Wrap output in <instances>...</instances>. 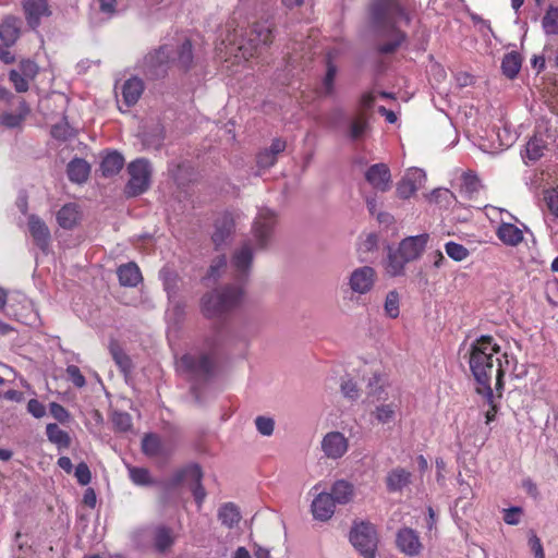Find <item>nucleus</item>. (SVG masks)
<instances>
[{"label": "nucleus", "instance_id": "nucleus-59", "mask_svg": "<svg viewBox=\"0 0 558 558\" xmlns=\"http://www.w3.org/2000/svg\"><path fill=\"white\" fill-rule=\"evenodd\" d=\"M50 414L60 423H65L70 420L69 411L57 402H51L49 404Z\"/></svg>", "mask_w": 558, "mask_h": 558}, {"label": "nucleus", "instance_id": "nucleus-55", "mask_svg": "<svg viewBox=\"0 0 558 558\" xmlns=\"http://www.w3.org/2000/svg\"><path fill=\"white\" fill-rule=\"evenodd\" d=\"M257 430L264 436H270L275 428V421L266 416H257L255 418Z\"/></svg>", "mask_w": 558, "mask_h": 558}, {"label": "nucleus", "instance_id": "nucleus-23", "mask_svg": "<svg viewBox=\"0 0 558 558\" xmlns=\"http://www.w3.org/2000/svg\"><path fill=\"white\" fill-rule=\"evenodd\" d=\"M335 502L327 493H319L312 502V513L315 519L320 521L329 520L335 512Z\"/></svg>", "mask_w": 558, "mask_h": 558}, {"label": "nucleus", "instance_id": "nucleus-53", "mask_svg": "<svg viewBox=\"0 0 558 558\" xmlns=\"http://www.w3.org/2000/svg\"><path fill=\"white\" fill-rule=\"evenodd\" d=\"M9 78L13 83L14 88L17 93H25L28 90V78L21 74L16 70H11L9 72Z\"/></svg>", "mask_w": 558, "mask_h": 558}, {"label": "nucleus", "instance_id": "nucleus-18", "mask_svg": "<svg viewBox=\"0 0 558 558\" xmlns=\"http://www.w3.org/2000/svg\"><path fill=\"white\" fill-rule=\"evenodd\" d=\"M348 439L340 432H330L322 440V450L330 459H339L348 451Z\"/></svg>", "mask_w": 558, "mask_h": 558}, {"label": "nucleus", "instance_id": "nucleus-34", "mask_svg": "<svg viewBox=\"0 0 558 558\" xmlns=\"http://www.w3.org/2000/svg\"><path fill=\"white\" fill-rule=\"evenodd\" d=\"M332 497L335 504L344 505L349 502L353 496V485L347 481H337L329 494Z\"/></svg>", "mask_w": 558, "mask_h": 558}, {"label": "nucleus", "instance_id": "nucleus-47", "mask_svg": "<svg viewBox=\"0 0 558 558\" xmlns=\"http://www.w3.org/2000/svg\"><path fill=\"white\" fill-rule=\"evenodd\" d=\"M543 28L547 35H558V8L550 7L543 17Z\"/></svg>", "mask_w": 558, "mask_h": 558}, {"label": "nucleus", "instance_id": "nucleus-17", "mask_svg": "<svg viewBox=\"0 0 558 558\" xmlns=\"http://www.w3.org/2000/svg\"><path fill=\"white\" fill-rule=\"evenodd\" d=\"M425 174L420 169H412L398 182L396 193L401 199L412 197L422 185Z\"/></svg>", "mask_w": 558, "mask_h": 558}, {"label": "nucleus", "instance_id": "nucleus-39", "mask_svg": "<svg viewBox=\"0 0 558 558\" xmlns=\"http://www.w3.org/2000/svg\"><path fill=\"white\" fill-rule=\"evenodd\" d=\"M481 189V180L473 171H466L462 174L461 193L472 198Z\"/></svg>", "mask_w": 558, "mask_h": 558}, {"label": "nucleus", "instance_id": "nucleus-9", "mask_svg": "<svg viewBox=\"0 0 558 558\" xmlns=\"http://www.w3.org/2000/svg\"><path fill=\"white\" fill-rule=\"evenodd\" d=\"M170 66V52L167 47H160L147 53L142 62V70L149 80H159L167 75Z\"/></svg>", "mask_w": 558, "mask_h": 558}, {"label": "nucleus", "instance_id": "nucleus-61", "mask_svg": "<svg viewBox=\"0 0 558 558\" xmlns=\"http://www.w3.org/2000/svg\"><path fill=\"white\" fill-rule=\"evenodd\" d=\"M66 374L75 387L82 388L86 385L85 377L76 365H69L66 367Z\"/></svg>", "mask_w": 558, "mask_h": 558}, {"label": "nucleus", "instance_id": "nucleus-25", "mask_svg": "<svg viewBox=\"0 0 558 558\" xmlns=\"http://www.w3.org/2000/svg\"><path fill=\"white\" fill-rule=\"evenodd\" d=\"M144 92V83L141 78L131 77L122 85V99L126 107L134 106Z\"/></svg>", "mask_w": 558, "mask_h": 558}, {"label": "nucleus", "instance_id": "nucleus-22", "mask_svg": "<svg viewBox=\"0 0 558 558\" xmlns=\"http://www.w3.org/2000/svg\"><path fill=\"white\" fill-rule=\"evenodd\" d=\"M57 222L62 229L71 230L82 218L80 206L75 203L64 204L56 215Z\"/></svg>", "mask_w": 558, "mask_h": 558}, {"label": "nucleus", "instance_id": "nucleus-54", "mask_svg": "<svg viewBox=\"0 0 558 558\" xmlns=\"http://www.w3.org/2000/svg\"><path fill=\"white\" fill-rule=\"evenodd\" d=\"M112 422L117 429L128 432L132 428V417L125 412H116L112 416Z\"/></svg>", "mask_w": 558, "mask_h": 558}, {"label": "nucleus", "instance_id": "nucleus-12", "mask_svg": "<svg viewBox=\"0 0 558 558\" xmlns=\"http://www.w3.org/2000/svg\"><path fill=\"white\" fill-rule=\"evenodd\" d=\"M151 549L158 554H166L171 550L177 541L172 527L159 523L151 525Z\"/></svg>", "mask_w": 558, "mask_h": 558}, {"label": "nucleus", "instance_id": "nucleus-38", "mask_svg": "<svg viewBox=\"0 0 558 558\" xmlns=\"http://www.w3.org/2000/svg\"><path fill=\"white\" fill-rule=\"evenodd\" d=\"M151 525L138 527L131 533V541L135 548L146 550L151 548Z\"/></svg>", "mask_w": 558, "mask_h": 558}, {"label": "nucleus", "instance_id": "nucleus-21", "mask_svg": "<svg viewBox=\"0 0 558 558\" xmlns=\"http://www.w3.org/2000/svg\"><path fill=\"white\" fill-rule=\"evenodd\" d=\"M396 542L399 550L408 556H416L421 553L422 544L420 537L410 527L401 529L397 534Z\"/></svg>", "mask_w": 558, "mask_h": 558}, {"label": "nucleus", "instance_id": "nucleus-62", "mask_svg": "<svg viewBox=\"0 0 558 558\" xmlns=\"http://www.w3.org/2000/svg\"><path fill=\"white\" fill-rule=\"evenodd\" d=\"M187 171L189 167H186L184 163L174 165L169 169L170 175L179 185L185 184V182L189 180L186 175H183V172L187 173Z\"/></svg>", "mask_w": 558, "mask_h": 558}, {"label": "nucleus", "instance_id": "nucleus-30", "mask_svg": "<svg viewBox=\"0 0 558 558\" xmlns=\"http://www.w3.org/2000/svg\"><path fill=\"white\" fill-rule=\"evenodd\" d=\"M90 171L88 162L82 158H74L66 168L68 178L75 183H83L87 180Z\"/></svg>", "mask_w": 558, "mask_h": 558}, {"label": "nucleus", "instance_id": "nucleus-57", "mask_svg": "<svg viewBox=\"0 0 558 558\" xmlns=\"http://www.w3.org/2000/svg\"><path fill=\"white\" fill-rule=\"evenodd\" d=\"M544 202L554 216L558 217V192L554 189L544 192Z\"/></svg>", "mask_w": 558, "mask_h": 558}, {"label": "nucleus", "instance_id": "nucleus-19", "mask_svg": "<svg viewBox=\"0 0 558 558\" xmlns=\"http://www.w3.org/2000/svg\"><path fill=\"white\" fill-rule=\"evenodd\" d=\"M428 239L429 235L427 233L405 238L401 241L399 247L396 251H398L404 257V259L410 263L421 256L428 242Z\"/></svg>", "mask_w": 558, "mask_h": 558}, {"label": "nucleus", "instance_id": "nucleus-31", "mask_svg": "<svg viewBox=\"0 0 558 558\" xmlns=\"http://www.w3.org/2000/svg\"><path fill=\"white\" fill-rule=\"evenodd\" d=\"M522 66V57L517 51H510L506 53L501 60V71L502 74L509 78L513 80L519 74Z\"/></svg>", "mask_w": 558, "mask_h": 558}, {"label": "nucleus", "instance_id": "nucleus-50", "mask_svg": "<svg viewBox=\"0 0 558 558\" xmlns=\"http://www.w3.org/2000/svg\"><path fill=\"white\" fill-rule=\"evenodd\" d=\"M367 120L365 118V116L363 113H360L356 118H354L350 124V128H349V137L352 140V141H356V140H360L366 129H367Z\"/></svg>", "mask_w": 558, "mask_h": 558}, {"label": "nucleus", "instance_id": "nucleus-33", "mask_svg": "<svg viewBox=\"0 0 558 558\" xmlns=\"http://www.w3.org/2000/svg\"><path fill=\"white\" fill-rule=\"evenodd\" d=\"M110 354L120 368V371L128 375L133 368V363L130 356L123 351L118 341L112 340L109 344Z\"/></svg>", "mask_w": 558, "mask_h": 558}, {"label": "nucleus", "instance_id": "nucleus-7", "mask_svg": "<svg viewBox=\"0 0 558 558\" xmlns=\"http://www.w3.org/2000/svg\"><path fill=\"white\" fill-rule=\"evenodd\" d=\"M130 180L125 186L129 196H138L146 192L150 185L151 166L147 159L138 158L128 166Z\"/></svg>", "mask_w": 558, "mask_h": 558}, {"label": "nucleus", "instance_id": "nucleus-29", "mask_svg": "<svg viewBox=\"0 0 558 558\" xmlns=\"http://www.w3.org/2000/svg\"><path fill=\"white\" fill-rule=\"evenodd\" d=\"M217 517L221 524L228 529L236 526L242 518L239 507L233 502L221 505L218 509Z\"/></svg>", "mask_w": 558, "mask_h": 558}, {"label": "nucleus", "instance_id": "nucleus-64", "mask_svg": "<svg viewBox=\"0 0 558 558\" xmlns=\"http://www.w3.org/2000/svg\"><path fill=\"white\" fill-rule=\"evenodd\" d=\"M529 546H530L532 553L534 554L535 558H545V553H544L542 542L535 533H532V535L530 536Z\"/></svg>", "mask_w": 558, "mask_h": 558}, {"label": "nucleus", "instance_id": "nucleus-56", "mask_svg": "<svg viewBox=\"0 0 558 558\" xmlns=\"http://www.w3.org/2000/svg\"><path fill=\"white\" fill-rule=\"evenodd\" d=\"M226 266H227V257H226V255L221 254V255L217 256L213 260V263H211V265H210V267L208 269V275H207L208 278L216 280L220 276V271L222 269H225Z\"/></svg>", "mask_w": 558, "mask_h": 558}, {"label": "nucleus", "instance_id": "nucleus-11", "mask_svg": "<svg viewBox=\"0 0 558 558\" xmlns=\"http://www.w3.org/2000/svg\"><path fill=\"white\" fill-rule=\"evenodd\" d=\"M253 262V248L250 241H246L242 246L233 253L231 266L234 277L239 283L246 281L248 278Z\"/></svg>", "mask_w": 558, "mask_h": 558}, {"label": "nucleus", "instance_id": "nucleus-6", "mask_svg": "<svg viewBox=\"0 0 558 558\" xmlns=\"http://www.w3.org/2000/svg\"><path fill=\"white\" fill-rule=\"evenodd\" d=\"M178 367L195 381H207L214 375L215 362L206 353H187L178 361Z\"/></svg>", "mask_w": 558, "mask_h": 558}, {"label": "nucleus", "instance_id": "nucleus-43", "mask_svg": "<svg viewBox=\"0 0 558 558\" xmlns=\"http://www.w3.org/2000/svg\"><path fill=\"white\" fill-rule=\"evenodd\" d=\"M385 314L389 318H397L400 315V295L396 290H391L387 293L385 304Z\"/></svg>", "mask_w": 558, "mask_h": 558}, {"label": "nucleus", "instance_id": "nucleus-58", "mask_svg": "<svg viewBox=\"0 0 558 558\" xmlns=\"http://www.w3.org/2000/svg\"><path fill=\"white\" fill-rule=\"evenodd\" d=\"M19 72L26 76L28 80H34L38 74V65L29 59L22 60L20 62Z\"/></svg>", "mask_w": 558, "mask_h": 558}, {"label": "nucleus", "instance_id": "nucleus-14", "mask_svg": "<svg viewBox=\"0 0 558 558\" xmlns=\"http://www.w3.org/2000/svg\"><path fill=\"white\" fill-rule=\"evenodd\" d=\"M365 180L379 192L391 189V172L386 163L372 165L365 172Z\"/></svg>", "mask_w": 558, "mask_h": 558}, {"label": "nucleus", "instance_id": "nucleus-40", "mask_svg": "<svg viewBox=\"0 0 558 558\" xmlns=\"http://www.w3.org/2000/svg\"><path fill=\"white\" fill-rule=\"evenodd\" d=\"M546 148V142L543 138L534 136L530 138L525 145L526 157L532 161H536L544 156Z\"/></svg>", "mask_w": 558, "mask_h": 558}, {"label": "nucleus", "instance_id": "nucleus-8", "mask_svg": "<svg viewBox=\"0 0 558 558\" xmlns=\"http://www.w3.org/2000/svg\"><path fill=\"white\" fill-rule=\"evenodd\" d=\"M350 542L365 558H375L377 534L369 523L354 525L350 533Z\"/></svg>", "mask_w": 558, "mask_h": 558}, {"label": "nucleus", "instance_id": "nucleus-5", "mask_svg": "<svg viewBox=\"0 0 558 558\" xmlns=\"http://www.w3.org/2000/svg\"><path fill=\"white\" fill-rule=\"evenodd\" d=\"M428 9L440 15L437 26L439 33H462L460 17L466 9L463 0H429Z\"/></svg>", "mask_w": 558, "mask_h": 558}, {"label": "nucleus", "instance_id": "nucleus-13", "mask_svg": "<svg viewBox=\"0 0 558 558\" xmlns=\"http://www.w3.org/2000/svg\"><path fill=\"white\" fill-rule=\"evenodd\" d=\"M376 281V271L369 266H363L352 271L349 286L353 292L365 294L369 292Z\"/></svg>", "mask_w": 558, "mask_h": 558}, {"label": "nucleus", "instance_id": "nucleus-42", "mask_svg": "<svg viewBox=\"0 0 558 558\" xmlns=\"http://www.w3.org/2000/svg\"><path fill=\"white\" fill-rule=\"evenodd\" d=\"M279 153V140H274L269 150H265L257 156V166L262 169H267L275 165L277 160V154Z\"/></svg>", "mask_w": 558, "mask_h": 558}, {"label": "nucleus", "instance_id": "nucleus-10", "mask_svg": "<svg viewBox=\"0 0 558 558\" xmlns=\"http://www.w3.org/2000/svg\"><path fill=\"white\" fill-rule=\"evenodd\" d=\"M234 229L235 220L231 213H223L215 220L211 241L216 251H220L229 244Z\"/></svg>", "mask_w": 558, "mask_h": 558}, {"label": "nucleus", "instance_id": "nucleus-36", "mask_svg": "<svg viewBox=\"0 0 558 558\" xmlns=\"http://www.w3.org/2000/svg\"><path fill=\"white\" fill-rule=\"evenodd\" d=\"M409 262L396 250H390L386 263V271L391 277H397L403 274L404 266Z\"/></svg>", "mask_w": 558, "mask_h": 558}, {"label": "nucleus", "instance_id": "nucleus-37", "mask_svg": "<svg viewBox=\"0 0 558 558\" xmlns=\"http://www.w3.org/2000/svg\"><path fill=\"white\" fill-rule=\"evenodd\" d=\"M46 435L49 441L57 445L59 448H69L71 445L70 435L54 423H50L46 426Z\"/></svg>", "mask_w": 558, "mask_h": 558}, {"label": "nucleus", "instance_id": "nucleus-60", "mask_svg": "<svg viewBox=\"0 0 558 558\" xmlns=\"http://www.w3.org/2000/svg\"><path fill=\"white\" fill-rule=\"evenodd\" d=\"M74 475H75L77 482L83 486L90 483L92 474H90L88 465L85 462H81L77 464V466L75 468Z\"/></svg>", "mask_w": 558, "mask_h": 558}, {"label": "nucleus", "instance_id": "nucleus-32", "mask_svg": "<svg viewBox=\"0 0 558 558\" xmlns=\"http://www.w3.org/2000/svg\"><path fill=\"white\" fill-rule=\"evenodd\" d=\"M123 166V156L118 151H112L104 157L100 163V170L104 177H112L119 173Z\"/></svg>", "mask_w": 558, "mask_h": 558}, {"label": "nucleus", "instance_id": "nucleus-44", "mask_svg": "<svg viewBox=\"0 0 558 558\" xmlns=\"http://www.w3.org/2000/svg\"><path fill=\"white\" fill-rule=\"evenodd\" d=\"M476 392L478 395L484 396L487 404L489 405V409L485 413V423L489 424L493 421H495L497 412H498V405L495 402V397L492 387H488V390L484 388H476Z\"/></svg>", "mask_w": 558, "mask_h": 558}, {"label": "nucleus", "instance_id": "nucleus-52", "mask_svg": "<svg viewBox=\"0 0 558 558\" xmlns=\"http://www.w3.org/2000/svg\"><path fill=\"white\" fill-rule=\"evenodd\" d=\"M51 135L58 141L65 142L75 136L74 129L66 121L54 124L51 128Z\"/></svg>", "mask_w": 558, "mask_h": 558}, {"label": "nucleus", "instance_id": "nucleus-26", "mask_svg": "<svg viewBox=\"0 0 558 558\" xmlns=\"http://www.w3.org/2000/svg\"><path fill=\"white\" fill-rule=\"evenodd\" d=\"M118 279L123 287H136L142 280V274L138 266L133 263H126L118 267Z\"/></svg>", "mask_w": 558, "mask_h": 558}, {"label": "nucleus", "instance_id": "nucleus-63", "mask_svg": "<svg viewBox=\"0 0 558 558\" xmlns=\"http://www.w3.org/2000/svg\"><path fill=\"white\" fill-rule=\"evenodd\" d=\"M341 392L351 400H355L360 396L357 385L351 379L341 383Z\"/></svg>", "mask_w": 558, "mask_h": 558}, {"label": "nucleus", "instance_id": "nucleus-15", "mask_svg": "<svg viewBox=\"0 0 558 558\" xmlns=\"http://www.w3.org/2000/svg\"><path fill=\"white\" fill-rule=\"evenodd\" d=\"M27 226L36 246L43 252H47L51 241V233L46 222L37 215L32 214L28 216Z\"/></svg>", "mask_w": 558, "mask_h": 558}, {"label": "nucleus", "instance_id": "nucleus-3", "mask_svg": "<svg viewBox=\"0 0 558 558\" xmlns=\"http://www.w3.org/2000/svg\"><path fill=\"white\" fill-rule=\"evenodd\" d=\"M203 471L199 464L190 463L173 472L171 477L160 483L162 495L160 500L163 505L168 502V495L183 483H189L190 489L198 507L202 506L206 498V490L202 484Z\"/></svg>", "mask_w": 558, "mask_h": 558}, {"label": "nucleus", "instance_id": "nucleus-4", "mask_svg": "<svg viewBox=\"0 0 558 558\" xmlns=\"http://www.w3.org/2000/svg\"><path fill=\"white\" fill-rule=\"evenodd\" d=\"M243 290L239 286H227L203 295L201 311L207 318L220 317L239 305Z\"/></svg>", "mask_w": 558, "mask_h": 558}, {"label": "nucleus", "instance_id": "nucleus-51", "mask_svg": "<svg viewBox=\"0 0 558 558\" xmlns=\"http://www.w3.org/2000/svg\"><path fill=\"white\" fill-rule=\"evenodd\" d=\"M193 62V50H192V44L189 39L184 40V43L181 45L179 52H178V64L184 69L187 70L191 68Z\"/></svg>", "mask_w": 558, "mask_h": 558}, {"label": "nucleus", "instance_id": "nucleus-49", "mask_svg": "<svg viewBox=\"0 0 558 558\" xmlns=\"http://www.w3.org/2000/svg\"><path fill=\"white\" fill-rule=\"evenodd\" d=\"M397 408L398 407L395 403L381 404L375 409L373 414L379 423L387 424L393 421Z\"/></svg>", "mask_w": 558, "mask_h": 558}, {"label": "nucleus", "instance_id": "nucleus-1", "mask_svg": "<svg viewBox=\"0 0 558 558\" xmlns=\"http://www.w3.org/2000/svg\"><path fill=\"white\" fill-rule=\"evenodd\" d=\"M469 364L477 383L476 388L488 390L495 376L496 390L500 398L509 360L508 354L501 352L500 345L492 336H482L472 343Z\"/></svg>", "mask_w": 558, "mask_h": 558}, {"label": "nucleus", "instance_id": "nucleus-48", "mask_svg": "<svg viewBox=\"0 0 558 558\" xmlns=\"http://www.w3.org/2000/svg\"><path fill=\"white\" fill-rule=\"evenodd\" d=\"M445 251L454 262H462L470 255L469 250L464 245L453 241H449L445 244Z\"/></svg>", "mask_w": 558, "mask_h": 558}, {"label": "nucleus", "instance_id": "nucleus-41", "mask_svg": "<svg viewBox=\"0 0 558 558\" xmlns=\"http://www.w3.org/2000/svg\"><path fill=\"white\" fill-rule=\"evenodd\" d=\"M128 471L131 481L137 486H150L155 484L149 470L146 468L129 466Z\"/></svg>", "mask_w": 558, "mask_h": 558}, {"label": "nucleus", "instance_id": "nucleus-27", "mask_svg": "<svg viewBox=\"0 0 558 558\" xmlns=\"http://www.w3.org/2000/svg\"><path fill=\"white\" fill-rule=\"evenodd\" d=\"M411 472L400 466L395 468L387 474V490L390 493L400 492L411 483Z\"/></svg>", "mask_w": 558, "mask_h": 558}, {"label": "nucleus", "instance_id": "nucleus-45", "mask_svg": "<svg viewBox=\"0 0 558 558\" xmlns=\"http://www.w3.org/2000/svg\"><path fill=\"white\" fill-rule=\"evenodd\" d=\"M326 66L327 71L323 80V86L325 95L330 96L335 92V78L337 74V66L333 64L330 53L327 56Z\"/></svg>", "mask_w": 558, "mask_h": 558}, {"label": "nucleus", "instance_id": "nucleus-2", "mask_svg": "<svg viewBox=\"0 0 558 558\" xmlns=\"http://www.w3.org/2000/svg\"><path fill=\"white\" fill-rule=\"evenodd\" d=\"M411 0H369L366 11L368 28L379 35H407L415 23Z\"/></svg>", "mask_w": 558, "mask_h": 558}, {"label": "nucleus", "instance_id": "nucleus-35", "mask_svg": "<svg viewBox=\"0 0 558 558\" xmlns=\"http://www.w3.org/2000/svg\"><path fill=\"white\" fill-rule=\"evenodd\" d=\"M462 25H471L474 32L481 33L482 35L492 33L489 23L478 15L470 13L468 8L460 17V26L463 29Z\"/></svg>", "mask_w": 558, "mask_h": 558}, {"label": "nucleus", "instance_id": "nucleus-20", "mask_svg": "<svg viewBox=\"0 0 558 558\" xmlns=\"http://www.w3.org/2000/svg\"><path fill=\"white\" fill-rule=\"evenodd\" d=\"M275 217L269 211H262L256 218L253 226V234L256 245L260 248L265 247L270 236Z\"/></svg>", "mask_w": 558, "mask_h": 558}, {"label": "nucleus", "instance_id": "nucleus-24", "mask_svg": "<svg viewBox=\"0 0 558 558\" xmlns=\"http://www.w3.org/2000/svg\"><path fill=\"white\" fill-rule=\"evenodd\" d=\"M142 450L149 458H167L171 450L165 446L156 434H146L142 439Z\"/></svg>", "mask_w": 558, "mask_h": 558}, {"label": "nucleus", "instance_id": "nucleus-28", "mask_svg": "<svg viewBox=\"0 0 558 558\" xmlns=\"http://www.w3.org/2000/svg\"><path fill=\"white\" fill-rule=\"evenodd\" d=\"M496 234L508 246H518L524 239L522 230L509 222H502L498 227Z\"/></svg>", "mask_w": 558, "mask_h": 558}, {"label": "nucleus", "instance_id": "nucleus-16", "mask_svg": "<svg viewBox=\"0 0 558 558\" xmlns=\"http://www.w3.org/2000/svg\"><path fill=\"white\" fill-rule=\"evenodd\" d=\"M23 10L26 22L32 31H35L40 25L41 17L51 14L48 0H24Z\"/></svg>", "mask_w": 558, "mask_h": 558}, {"label": "nucleus", "instance_id": "nucleus-46", "mask_svg": "<svg viewBox=\"0 0 558 558\" xmlns=\"http://www.w3.org/2000/svg\"><path fill=\"white\" fill-rule=\"evenodd\" d=\"M275 27L276 19L274 16L271 19L267 17L266 20L262 16L259 20L252 22L251 35H271Z\"/></svg>", "mask_w": 558, "mask_h": 558}]
</instances>
